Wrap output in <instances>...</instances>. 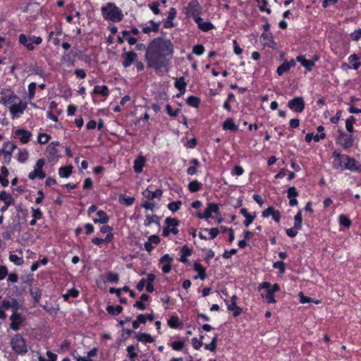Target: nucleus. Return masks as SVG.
Here are the masks:
<instances>
[{"instance_id":"f257e3e1","label":"nucleus","mask_w":361,"mask_h":361,"mask_svg":"<svg viewBox=\"0 0 361 361\" xmlns=\"http://www.w3.org/2000/svg\"><path fill=\"white\" fill-rule=\"evenodd\" d=\"M173 52L174 47L171 39L162 37L154 38L149 42L145 54L147 66L155 71L168 68Z\"/></svg>"},{"instance_id":"f03ea898","label":"nucleus","mask_w":361,"mask_h":361,"mask_svg":"<svg viewBox=\"0 0 361 361\" xmlns=\"http://www.w3.org/2000/svg\"><path fill=\"white\" fill-rule=\"evenodd\" d=\"M102 15L105 20L119 23L123 19L122 11L112 2L107 3L101 8Z\"/></svg>"},{"instance_id":"7ed1b4c3","label":"nucleus","mask_w":361,"mask_h":361,"mask_svg":"<svg viewBox=\"0 0 361 361\" xmlns=\"http://www.w3.org/2000/svg\"><path fill=\"white\" fill-rule=\"evenodd\" d=\"M11 347L16 354L22 356L28 351L26 341L20 334H16L12 337Z\"/></svg>"},{"instance_id":"20e7f679","label":"nucleus","mask_w":361,"mask_h":361,"mask_svg":"<svg viewBox=\"0 0 361 361\" xmlns=\"http://www.w3.org/2000/svg\"><path fill=\"white\" fill-rule=\"evenodd\" d=\"M42 38L35 35H26L25 34H20L18 37L19 44L25 47L28 51H33L35 49L34 44L39 45L42 43Z\"/></svg>"},{"instance_id":"39448f33","label":"nucleus","mask_w":361,"mask_h":361,"mask_svg":"<svg viewBox=\"0 0 361 361\" xmlns=\"http://www.w3.org/2000/svg\"><path fill=\"white\" fill-rule=\"evenodd\" d=\"M355 138L353 135L345 133L342 130H338V137L336 143L341 146L343 149L347 150L353 146Z\"/></svg>"},{"instance_id":"423d86ee","label":"nucleus","mask_w":361,"mask_h":361,"mask_svg":"<svg viewBox=\"0 0 361 361\" xmlns=\"http://www.w3.org/2000/svg\"><path fill=\"white\" fill-rule=\"evenodd\" d=\"M202 12V7L198 0H191L184 8V13L186 16L192 18L194 21L197 18L200 17Z\"/></svg>"},{"instance_id":"0eeeda50","label":"nucleus","mask_w":361,"mask_h":361,"mask_svg":"<svg viewBox=\"0 0 361 361\" xmlns=\"http://www.w3.org/2000/svg\"><path fill=\"white\" fill-rule=\"evenodd\" d=\"M219 214L220 210L219 204L214 202H209L207 204V208L204 212H197L195 216L200 219L208 220L211 216L212 214Z\"/></svg>"},{"instance_id":"6e6552de","label":"nucleus","mask_w":361,"mask_h":361,"mask_svg":"<svg viewBox=\"0 0 361 361\" xmlns=\"http://www.w3.org/2000/svg\"><path fill=\"white\" fill-rule=\"evenodd\" d=\"M44 164V159H39L34 166V170L28 174L29 179L35 180L37 178L39 179L44 178L46 177V173L43 171Z\"/></svg>"},{"instance_id":"1a4fd4ad","label":"nucleus","mask_w":361,"mask_h":361,"mask_svg":"<svg viewBox=\"0 0 361 361\" xmlns=\"http://www.w3.org/2000/svg\"><path fill=\"white\" fill-rule=\"evenodd\" d=\"M287 106L296 113H301L305 108V100L302 97H295L288 101Z\"/></svg>"},{"instance_id":"9d476101","label":"nucleus","mask_w":361,"mask_h":361,"mask_svg":"<svg viewBox=\"0 0 361 361\" xmlns=\"http://www.w3.org/2000/svg\"><path fill=\"white\" fill-rule=\"evenodd\" d=\"M343 164V170H349L353 172H361V164L353 157L346 154Z\"/></svg>"},{"instance_id":"9b49d317","label":"nucleus","mask_w":361,"mask_h":361,"mask_svg":"<svg viewBox=\"0 0 361 361\" xmlns=\"http://www.w3.org/2000/svg\"><path fill=\"white\" fill-rule=\"evenodd\" d=\"M345 156L346 154H341L338 151L334 150L332 152V158L334 159L331 162L332 168L335 170L343 171L345 161V158L343 157Z\"/></svg>"},{"instance_id":"f8f14e48","label":"nucleus","mask_w":361,"mask_h":361,"mask_svg":"<svg viewBox=\"0 0 361 361\" xmlns=\"http://www.w3.org/2000/svg\"><path fill=\"white\" fill-rule=\"evenodd\" d=\"M59 142H52L48 145L47 152L48 153V159L51 161L58 160L61 157L60 151L57 149L59 146Z\"/></svg>"},{"instance_id":"ddd939ff","label":"nucleus","mask_w":361,"mask_h":361,"mask_svg":"<svg viewBox=\"0 0 361 361\" xmlns=\"http://www.w3.org/2000/svg\"><path fill=\"white\" fill-rule=\"evenodd\" d=\"M173 258L169 254L164 255L159 260V264L161 266V269L164 274H169L172 269V262Z\"/></svg>"},{"instance_id":"4468645a","label":"nucleus","mask_w":361,"mask_h":361,"mask_svg":"<svg viewBox=\"0 0 361 361\" xmlns=\"http://www.w3.org/2000/svg\"><path fill=\"white\" fill-rule=\"evenodd\" d=\"M260 40L264 47H268L273 49H278V44L274 40L271 32H263L260 36Z\"/></svg>"},{"instance_id":"2eb2a0df","label":"nucleus","mask_w":361,"mask_h":361,"mask_svg":"<svg viewBox=\"0 0 361 361\" xmlns=\"http://www.w3.org/2000/svg\"><path fill=\"white\" fill-rule=\"evenodd\" d=\"M121 58L123 59L122 66L127 68L134 64L137 59V54L133 51H126L121 54Z\"/></svg>"},{"instance_id":"dca6fc26","label":"nucleus","mask_w":361,"mask_h":361,"mask_svg":"<svg viewBox=\"0 0 361 361\" xmlns=\"http://www.w3.org/2000/svg\"><path fill=\"white\" fill-rule=\"evenodd\" d=\"M10 328L13 331H18L20 328V326L25 321V318L21 315L19 312L12 313L10 316Z\"/></svg>"},{"instance_id":"f3484780","label":"nucleus","mask_w":361,"mask_h":361,"mask_svg":"<svg viewBox=\"0 0 361 361\" xmlns=\"http://www.w3.org/2000/svg\"><path fill=\"white\" fill-rule=\"evenodd\" d=\"M271 216L272 219L277 224L281 221V213L280 211L274 209V207L269 206L268 208L262 211V216L263 218H267Z\"/></svg>"},{"instance_id":"a211bd4d","label":"nucleus","mask_w":361,"mask_h":361,"mask_svg":"<svg viewBox=\"0 0 361 361\" xmlns=\"http://www.w3.org/2000/svg\"><path fill=\"white\" fill-rule=\"evenodd\" d=\"M17 148L16 144L13 142L7 141L3 145V147L0 149L4 155V158H8V163H10L13 152Z\"/></svg>"},{"instance_id":"6ab92c4d","label":"nucleus","mask_w":361,"mask_h":361,"mask_svg":"<svg viewBox=\"0 0 361 361\" xmlns=\"http://www.w3.org/2000/svg\"><path fill=\"white\" fill-rule=\"evenodd\" d=\"M15 137H17L19 139L20 142L22 144H27L30 142L31 137H32V133L29 130H27L24 128H18L15 132Z\"/></svg>"},{"instance_id":"aec40b11","label":"nucleus","mask_w":361,"mask_h":361,"mask_svg":"<svg viewBox=\"0 0 361 361\" xmlns=\"http://www.w3.org/2000/svg\"><path fill=\"white\" fill-rule=\"evenodd\" d=\"M27 104L25 102L20 101L18 104H13L9 107V111L13 118H18L26 109Z\"/></svg>"},{"instance_id":"412c9836","label":"nucleus","mask_w":361,"mask_h":361,"mask_svg":"<svg viewBox=\"0 0 361 361\" xmlns=\"http://www.w3.org/2000/svg\"><path fill=\"white\" fill-rule=\"evenodd\" d=\"M148 23L150 24V25H147L142 24L140 25V27H142V32L144 34L149 35L151 32H158L159 30L161 22H155L153 20H150Z\"/></svg>"},{"instance_id":"4be33fe9","label":"nucleus","mask_w":361,"mask_h":361,"mask_svg":"<svg viewBox=\"0 0 361 361\" xmlns=\"http://www.w3.org/2000/svg\"><path fill=\"white\" fill-rule=\"evenodd\" d=\"M177 15V11L176 8L171 7L170 8L168 13V16L166 20L164 22V28L169 29L174 27L176 24L173 22V20L176 18Z\"/></svg>"},{"instance_id":"5701e85b","label":"nucleus","mask_w":361,"mask_h":361,"mask_svg":"<svg viewBox=\"0 0 361 361\" xmlns=\"http://www.w3.org/2000/svg\"><path fill=\"white\" fill-rule=\"evenodd\" d=\"M144 197L148 200H153L154 198H160L163 195V190L160 188L157 189L155 191H151L148 188L144 190L142 192Z\"/></svg>"},{"instance_id":"b1692460","label":"nucleus","mask_w":361,"mask_h":361,"mask_svg":"<svg viewBox=\"0 0 361 361\" xmlns=\"http://www.w3.org/2000/svg\"><path fill=\"white\" fill-rule=\"evenodd\" d=\"M195 22L197 23V27L202 32H208L214 28L212 23L210 21L204 22L201 17L197 18Z\"/></svg>"},{"instance_id":"393cba45","label":"nucleus","mask_w":361,"mask_h":361,"mask_svg":"<svg viewBox=\"0 0 361 361\" xmlns=\"http://www.w3.org/2000/svg\"><path fill=\"white\" fill-rule=\"evenodd\" d=\"M11 300L8 299H4L1 301H0V319H6L7 314H6L5 311L11 310Z\"/></svg>"},{"instance_id":"a878e982","label":"nucleus","mask_w":361,"mask_h":361,"mask_svg":"<svg viewBox=\"0 0 361 361\" xmlns=\"http://www.w3.org/2000/svg\"><path fill=\"white\" fill-rule=\"evenodd\" d=\"M189 164L190 166L187 169L186 171L188 175L194 176L198 173H200V171L197 170L198 167L200 166V162L197 159L193 158L190 159Z\"/></svg>"},{"instance_id":"bb28decb","label":"nucleus","mask_w":361,"mask_h":361,"mask_svg":"<svg viewBox=\"0 0 361 361\" xmlns=\"http://www.w3.org/2000/svg\"><path fill=\"white\" fill-rule=\"evenodd\" d=\"M222 128L224 130L234 133L238 130L239 127L235 123L233 118H227L222 124Z\"/></svg>"},{"instance_id":"cd10ccee","label":"nucleus","mask_w":361,"mask_h":361,"mask_svg":"<svg viewBox=\"0 0 361 361\" xmlns=\"http://www.w3.org/2000/svg\"><path fill=\"white\" fill-rule=\"evenodd\" d=\"M296 61L305 68L307 71L310 72L312 71L314 65V61H311V59H307L305 55H299L296 57Z\"/></svg>"},{"instance_id":"c85d7f7f","label":"nucleus","mask_w":361,"mask_h":361,"mask_svg":"<svg viewBox=\"0 0 361 361\" xmlns=\"http://www.w3.org/2000/svg\"><path fill=\"white\" fill-rule=\"evenodd\" d=\"M165 224L168 227H171L170 229L171 233L177 235L179 233V230L177 226L179 225V221L176 218L167 217L165 219Z\"/></svg>"},{"instance_id":"c756f323","label":"nucleus","mask_w":361,"mask_h":361,"mask_svg":"<svg viewBox=\"0 0 361 361\" xmlns=\"http://www.w3.org/2000/svg\"><path fill=\"white\" fill-rule=\"evenodd\" d=\"M193 269L198 273L197 276H194V279H200L201 280H204L206 279V269L201 264L195 262L193 264Z\"/></svg>"},{"instance_id":"7c9ffc66","label":"nucleus","mask_w":361,"mask_h":361,"mask_svg":"<svg viewBox=\"0 0 361 361\" xmlns=\"http://www.w3.org/2000/svg\"><path fill=\"white\" fill-rule=\"evenodd\" d=\"M146 163V159L143 156H139L134 161L133 169L136 173H140L143 171V167Z\"/></svg>"},{"instance_id":"2f4dec72","label":"nucleus","mask_w":361,"mask_h":361,"mask_svg":"<svg viewBox=\"0 0 361 361\" xmlns=\"http://www.w3.org/2000/svg\"><path fill=\"white\" fill-rule=\"evenodd\" d=\"M92 94H100L104 97H107L110 92L106 85H95L92 92Z\"/></svg>"},{"instance_id":"473e14b6","label":"nucleus","mask_w":361,"mask_h":361,"mask_svg":"<svg viewBox=\"0 0 361 361\" xmlns=\"http://www.w3.org/2000/svg\"><path fill=\"white\" fill-rule=\"evenodd\" d=\"M176 88H177L180 92V94H183L186 91L187 83L185 81L184 77H180L176 78L174 84Z\"/></svg>"},{"instance_id":"72a5a7b5","label":"nucleus","mask_w":361,"mask_h":361,"mask_svg":"<svg viewBox=\"0 0 361 361\" xmlns=\"http://www.w3.org/2000/svg\"><path fill=\"white\" fill-rule=\"evenodd\" d=\"M97 215L99 216L98 219H93L94 224H106L109 221V217L104 210H99L97 212Z\"/></svg>"},{"instance_id":"f704fd0d","label":"nucleus","mask_w":361,"mask_h":361,"mask_svg":"<svg viewBox=\"0 0 361 361\" xmlns=\"http://www.w3.org/2000/svg\"><path fill=\"white\" fill-rule=\"evenodd\" d=\"M168 325L171 329H179L183 326V322L179 319L177 315H172L168 320Z\"/></svg>"},{"instance_id":"c9c22d12","label":"nucleus","mask_w":361,"mask_h":361,"mask_svg":"<svg viewBox=\"0 0 361 361\" xmlns=\"http://www.w3.org/2000/svg\"><path fill=\"white\" fill-rule=\"evenodd\" d=\"M119 203L125 206H131L135 201L134 197H128L125 194H120L118 197Z\"/></svg>"},{"instance_id":"e433bc0d","label":"nucleus","mask_w":361,"mask_h":361,"mask_svg":"<svg viewBox=\"0 0 361 361\" xmlns=\"http://www.w3.org/2000/svg\"><path fill=\"white\" fill-rule=\"evenodd\" d=\"M0 200L3 201L5 204L12 205L14 204V199L10 193L2 190L0 192Z\"/></svg>"},{"instance_id":"4c0bfd02","label":"nucleus","mask_w":361,"mask_h":361,"mask_svg":"<svg viewBox=\"0 0 361 361\" xmlns=\"http://www.w3.org/2000/svg\"><path fill=\"white\" fill-rule=\"evenodd\" d=\"M136 338L138 341L142 342L145 344L152 343L154 342V339L151 336V335L147 333H138L136 336Z\"/></svg>"},{"instance_id":"58836bf2","label":"nucleus","mask_w":361,"mask_h":361,"mask_svg":"<svg viewBox=\"0 0 361 361\" xmlns=\"http://www.w3.org/2000/svg\"><path fill=\"white\" fill-rule=\"evenodd\" d=\"M106 310L109 314L112 315V316H117L123 312V308L121 305L114 306V305H109L106 306Z\"/></svg>"},{"instance_id":"ea45409f","label":"nucleus","mask_w":361,"mask_h":361,"mask_svg":"<svg viewBox=\"0 0 361 361\" xmlns=\"http://www.w3.org/2000/svg\"><path fill=\"white\" fill-rule=\"evenodd\" d=\"M73 172V166L71 165L61 166L59 169V175L61 178H68Z\"/></svg>"},{"instance_id":"a19ab883","label":"nucleus","mask_w":361,"mask_h":361,"mask_svg":"<svg viewBox=\"0 0 361 361\" xmlns=\"http://www.w3.org/2000/svg\"><path fill=\"white\" fill-rule=\"evenodd\" d=\"M264 288L270 289L275 293L280 290V286L278 283H274V285H271L269 282L265 281L262 282L259 286V290H262Z\"/></svg>"},{"instance_id":"79ce46f5","label":"nucleus","mask_w":361,"mask_h":361,"mask_svg":"<svg viewBox=\"0 0 361 361\" xmlns=\"http://www.w3.org/2000/svg\"><path fill=\"white\" fill-rule=\"evenodd\" d=\"M202 184L197 180L190 181L188 185V189L190 192H197L202 188Z\"/></svg>"},{"instance_id":"37998d69","label":"nucleus","mask_w":361,"mask_h":361,"mask_svg":"<svg viewBox=\"0 0 361 361\" xmlns=\"http://www.w3.org/2000/svg\"><path fill=\"white\" fill-rule=\"evenodd\" d=\"M200 102L201 100L198 97L190 95L186 99L187 104L194 108H198Z\"/></svg>"},{"instance_id":"c03bdc74","label":"nucleus","mask_w":361,"mask_h":361,"mask_svg":"<svg viewBox=\"0 0 361 361\" xmlns=\"http://www.w3.org/2000/svg\"><path fill=\"white\" fill-rule=\"evenodd\" d=\"M359 60L360 57L356 54H353L348 57V61L352 63L354 70H357L360 67L361 63Z\"/></svg>"},{"instance_id":"a18cd8bd","label":"nucleus","mask_w":361,"mask_h":361,"mask_svg":"<svg viewBox=\"0 0 361 361\" xmlns=\"http://www.w3.org/2000/svg\"><path fill=\"white\" fill-rule=\"evenodd\" d=\"M17 98V95L11 92L10 94L1 97V102L5 105H8L13 103Z\"/></svg>"},{"instance_id":"49530a36","label":"nucleus","mask_w":361,"mask_h":361,"mask_svg":"<svg viewBox=\"0 0 361 361\" xmlns=\"http://www.w3.org/2000/svg\"><path fill=\"white\" fill-rule=\"evenodd\" d=\"M29 157V153L26 149H20L17 154V160L20 163H25Z\"/></svg>"},{"instance_id":"de8ad7c7","label":"nucleus","mask_w":361,"mask_h":361,"mask_svg":"<svg viewBox=\"0 0 361 361\" xmlns=\"http://www.w3.org/2000/svg\"><path fill=\"white\" fill-rule=\"evenodd\" d=\"M30 293L32 295L35 303H38L41 299L42 290L39 288H30Z\"/></svg>"},{"instance_id":"09e8293b","label":"nucleus","mask_w":361,"mask_h":361,"mask_svg":"<svg viewBox=\"0 0 361 361\" xmlns=\"http://www.w3.org/2000/svg\"><path fill=\"white\" fill-rule=\"evenodd\" d=\"M152 223L159 224V217L156 214L147 215L144 222L145 226H150Z\"/></svg>"},{"instance_id":"8fccbe9b","label":"nucleus","mask_w":361,"mask_h":361,"mask_svg":"<svg viewBox=\"0 0 361 361\" xmlns=\"http://www.w3.org/2000/svg\"><path fill=\"white\" fill-rule=\"evenodd\" d=\"M228 310L229 311H233V317H238L243 312V308L238 306L237 304L231 303L228 305Z\"/></svg>"},{"instance_id":"3c124183","label":"nucleus","mask_w":361,"mask_h":361,"mask_svg":"<svg viewBox=\"0 0 361 361\" xmlns=\"http://www.w3.org/2000/svg\"><path fill=\"white\" fill-rule=\"evenodd\" d=\"M258 4L259 9L262 12H266L268 14L271 13V10L269 8H267L269 4L268 0H256Z\"/></svg>"},{"instance_id":"603ef678","label":"nucleus","mask_w":361,"mask_h":361,"mask_svg":"<svg viewBox=\"0 0 361 361\" xmlns=\"http://www.w3.org/2000/svg\"><path fill=\"white\" fill-rule=\"evenodd\" d=\"M338 221L340 225L343 226L347 228H350L352 224V221L350 218L344 214H341L338 216Z\"/></svg>"},{"instance_id":"864d4df0","label":"nucleus","mask_w":361,"mask_h":361,"mask_svg":"<svg viewBox=\"0 0 361 361\" xmlns=\"http://www.w3.org/2000/svg\"><path fill=\"white\" fill-rule=\"evenodd\" d=\"M290 71V66L288 65V61L285 60L281 65H280L276 69V73L278 75L281 76L285 73Z\"/></svg>"},{"instance_id":"5fc2aeb1","label":"nucleus","mask_w":361,"mask_h":361,"mask_svg":"<svg viewBox=\"0 0 361 361\" xmlns=\"http://www.w3.org/2000/svg\"><path fill=\"white\" fill-rule=\"evenodd\" d=\"M126 350L129 360L135 361V358L137 357V353L135 352V347L133 345H128Z\"/></svg>"},{"instance_id":"6e6d98bb","label":"nucleus","mask_w":361,"mask_h":361,"mask_svg":"<svg viewBox=\"0 0 361 361\" xmlns=\"http://www.w3.org/2000/svg\"><path fill=\"white\" fill-rule=\"evenodd\" d=\"M217 338L218 335H216L212 339V341L209 343L204 345L205 350H209L211 352H215L216 349V345H217Z\"/></svg>"},{"instance_id":"4d7b16f0","label":"nucleus","mask_w":361,"mask_h":361,"mask_svg":"<svg viewBox=\"0 0 361 361\" xmlns=\"http://www.w3.org/2000/svg\"><path fill=\"white\" fill-rule=\"evenodd\" d=\"M355 121V118L353 116H350V117H348L345 121L346 130L350 133H352L354 131L353 123H354Z\"/></svg>"},{"instance_id":"13d9d810","label":"nucleus","mask_w":361,"mask_h":361,"mask_svg":"<svg viewBox=\"0 0 361 361\" xmlns=\"http://www.w3.org/2000/svg\"><path fill=\"white\" fill-rule=\"evenodd\" d=\"M182 205V202L180 200L171 202L168 204V209L172 212H176L180 209Z\"/></svg>"},{"instance_id":"bf43d9fd","label":"nucleus","mask_w":361,"mask_h":361,"mask_svg":"<svg viewBox=\"0 0 361 361\" xmlns=\"http://www.w3.org/2000/svg\"><path fill=\"white\" fill-rule=\"evenodd\" d=\"M37 84L35 82H32L28 85V98L30 100L34 99L35 95Z\"/></svg>"},{"instance_id":"052dcab7","label":"nucleus","mask_w":361,"mask_h":361,"mask_svg":"<svg viewBox=\"0 0 361 361\" xmlns=\"http://www.w3.org/2000/svg\"><path fill=\"white\" fill-rule=\"evenodd\" d=\"M108 282L117 283L119 281V276L117 273L110 271L106 275Z\"/></svg>"},{"instance_id":"680f3d73","label":"nucleus","mask_w":361,"mask_h":361,"mask_svg":"<svg viewBox=\"0 0 361 361\" xmlns=\"http://www.w3.org/2000/svg\"><path fill=\"white\" fill-rule=\"evenodd\" d=\"M203 230L204 231L209 232V233L210 235V237L209 238V240H213L215 238H216L220 232V230L219 228H205Z\"/></svg>"},{"instance_id":"e2e57ef3","label":"nucleus","mask_w":361,"mask_h":361,"mask_svg":"<svg viewBox=\"0 0 361 361\" xmlns=\"http://www.w3.org/2000/svg\"><path fill=\"white\" fill-rule=\"evenodd\" d=\"M159 1H153L152 3L148 5L149 8L155 15H159L161 13V10L159 9Z\"/></svg>"},{"instance_id":"0e129e2a","label":"nucleus","mask_w":361,"mask_h":361,"mask_svg":"<svg viewBox=\"0 0 361 361\" xmlns=\"http://www.w3.org/2000/svg\"><path fill=\"white\" fill-rule=\"evenodd\" d=\"M266 301L268 303H276L275 293L270 289L267 290V294L265 295Z\"/></svg>"},{"instance_id":"69168bd1","label":"nucleus","mask_w":361,"mask_h":361,"mask_svg":"<svg viewBox=\"0 0 361 361\" xmlns=\"http://www.w3.org/2000/svg\"><path fill=\"white\" fill-rule=\"evenodd\" d=\"M204 51V47L202 44H196L192 47V53L197 56L202 55Z\"/></svg>"},{"instance_id":"338daca9","label":"nucleus","mask_w":361,"mask_h":361,"mask_svg":"<svg viewBox=\"0 0 361 361\" xmlns=\"http://www.w3.org/2000/svg\"><path fill=\"white\" fill-rule=\"evenodd\" d=\"M244 173L243 168L240 165H235L231 170V174L232 176H240Z\"/></svg>"},{"instance_id":"774afa93","label":"nucleus","mask_w":361,"mask_h":361,"mask_svg":"<svg viewBox=\"0 0 361 361\" xmlns=\"http://www.w3.org/2000/svg\"><path fill=\"white\" fill-rule=\"evenodd\" d=\"M171 346L173 350L180 351L182 350L184 348L185 342L183 341H174L171 343Z\"/></svg>"}]
</instances>
